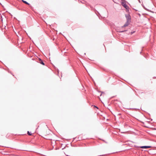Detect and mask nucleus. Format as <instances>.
<instances>
[{
	"instance_id": "obj_5",
	"label": "nucleus",
	"mask_w": 156,
	"mask_h": 156,
	"mask_svg": "<svg viewBox=\"0 0 156 156\" xmlns=\"http://www.w3.org/2000/svg\"><path fill=\"white\" fill-rule=\"evenodd\" d=\"M22 1L25 4H27V5H30V4L28 2H26V1H24L23 0H22Z\"/></svg>"
},
{
	"instance_id": "obj_8",
	"label": "nucleus",
	"mask_w": 156,
	"mask_h": 156,
	"mask_svg": "<svg viewBox=\"0 0 156 156\" xmlns=\"http://www.w3.org/2000/svg\"><path fill=\"white\" fill-rule=\"evenodd\" d=\"M126 31V30H122V31H121L120 32H124V31Z\"/></svg>"
},
{
	"instance_id": "obj_3",
	"label": "nucleus",
	"mask_w": 156,
	"mask_h": 156,
	"mask_svg": "<svg viewBox=\"0 0 156 156\" xmlns=\"http://www.w3.org/2000/svg\"><path fill=\"white\" fill-rule=\"evenodd\" d=\"M126 17L127 20H130L131 19L130 18V16L129 14L126 15Z\"/></svg>"
},
{
	"instance_id": "obj_4",
	"label": "nucleus",
	"mask_w": 156,
	"mask_h": 156,
	"mask_svg": "<svg viewBox=\"0 0 156 156\" xmlns=\"http://www.w3.org/2000/svg\"><path fill=\"white\" fill-rule=\"evenodd\" d=\"M151 147V146H144L141 147L140 148H150Z\"/></svg>"
},
{
	"instance_id": "obj_1",
	"label": "nucleus",
	"mask_w": 156,
	"mask_h": 156,
	"mask_svg": "<svg viewBox=\"0 0 156 156\" xmlns=\"http://www.w3.org/2000/svg\"><path fill=\"white\" fill-rule=\"evenodd\" d=\"M121 2L122 5L126 9L128 10L129 9V6L126 4V2L125 0H121Z\"/></svg>"
},
{
	"instance_id": "obj_7",
	"label": "nucleus",
	"mask_w": 156,
	"mask_h": 156,
	"mask_svg": "<svg viewBox=\"0 0 156 156\" xmlns=\"http://www.w3.org/2000/svg\"><path fill=\"white\" fill-rule=\"evenodd\" d=\"M27 134L29 135H32V134L30 133L28 131L27 132Z\"/></svg>"
},
{
	"instance_id": "obj_9",
	"label": "nucleus",
	"mask_w": 156,
	"mask_h": 156,
	"mask_svg": "<svg viewBox=\"0 0 156 156\" xmlns=\"http://www.w3.org/2000/svg\"><path fill=\"white\" fill-rule=\"evenodd\" d=\"M134 32H131V34H133V33H134Z\"/></svg>"
},
{
	"instance_id": "obj_2",
	"label": "nucleus",
	"mask_w": 156,
	"mask_h": 156,
	"mask_svg": "<svg viewBox=\"0 0 156 156\" xmlns=\"http://www.w3.org/2000/svg\"><path fill=\"white\" fill-rule=\"evenodd\" d=\"M130 22L129 20H128L127 22L124 25V26L122 27H127L129 24Z\"/></svg>"
},
{
	"instance_id": "obj_6",
	"label": "nucleus",
	"mask_w": 156,
	"mask_h": 156,
	"mask_svg": "<svg viewBox=\"0 0 156 156\" xmlns=\"http://www.w3.org/2000/svg\"><path fill=\"white\" fill-rule=\"evenodd\" d=\"M39 62L43 65H44V63L42 62V60L41 59H40Z\"/></svg>"
},
{
	"instance_id": "obj_10",
	"label": "nucleus",
	"mask_w": 156,
	"mask_h": 156,
	"mask_svg": "<svg viewBox=\"0 0 156 156\" xmlns=\"http://www.w3.org/2000/svg\"><path fill=\"white\" fill-rule=\"evenodd\" d=\"M94 107H95L96 108H98H98L96 106H94Z\"/></svg>"
},
{
	"instance_id": "obj_11",
	"label": "nucleus",
	"mask_w": 156,
	"mask_h": 156,
	"mask_svg": "<svg viewBox=\"0 0 156 156\" xmlns=\"http://www.w3.org/2000/svg\"><path fill=\"white\" fill-rule=\"evenodd\" d=\"M101 94H100V96H101Z\"/></svg>"
}]
</instances>
